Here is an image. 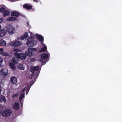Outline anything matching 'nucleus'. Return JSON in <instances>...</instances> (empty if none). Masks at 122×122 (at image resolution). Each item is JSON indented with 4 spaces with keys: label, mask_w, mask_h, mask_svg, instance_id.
<instances>
[{
    "label": "nucleus",
    "mask_w": 122,
    "mask_h": 122,
    "mask_svg": "<svg viewBox=\"0 0 122 122\" xmlns=\"http://www.w3.org/2000/svg\"><path fill=\"white\" fill-rule=\"evenodd\" d=\"M39 68V67L38 66L31 68L30 71L32 73V74L31 76V78H32L33 76L34 78H37V77L39 73L38 71Z\"/></svg>",
    "instance_id": "nucleus-1"
},
{
    "label": "nucleus",
    "mask_w": 122,
    "mask_h": 122,
    "mask_svg": "<svg viewBox=\"0 0 122 122\" xmlns=\"http://www.w3.org/2000/svg\"><path fill=\"white\" fill-rule=\"evenodd\" d=\"M37 43L36 41L34 40L31 38H29L27 40L26 44L28 46L33 47Z\"/></svg>",
    "instance_id": "nucleus-2"
},
{
    "label": "nucleus",
    "mask_w": 122,
    "mask_h": 122,
    "mask_svg": "<svg viewBox=\"0 0 122 122\" xmlns=\"http://www.w3.org/2000/svg\"><path fill=\"white\" fill-rule=\"evenodd\" d=\"M36 49L35 48H29L28 50L25 51V53L27 56L31 57L32 56V53L36 52Z\"/></svg>",
    "instance_id": "nucleus-3"
},
{
    "label": "nucleus",
    "mask_w": 122,
    "mask_h": 122,
    "mask_svg": "<svg viewBox=\"0 0 122 122\" xmlns=\"http://www.w3.org/2000/svg\"><path fill=\"white\" fill-rule=\"evenodd\" d=\"M12 111L9 109H6L4 110L2 113V115L4 117L10 116L11 114Z\"/></svg>",
    "instance_id": "nucleus-4"
},
{
    "label": "nucleus",
    "mask_w": 122,
    "mask_h": 122,
    "mask_svg": "<svg viewBox=\"0 0 122 122\" xmlns=\"http://www.w3.org/2000/svg\"><path fill=\"white\" fill-rule=\"evenodd\" d=\"M14 55L17 58L20 59H25L26 57V55L24 54H19L17 52H15L14 53Z\"/></svg>",
    "instance_id": "nucleus-5"
},
{
    "label": "nucleus",
    "mask_w": 122,
    "mask_h": 122,
    "mask_svg": "<svg viewBox=\"0 0 122 122\" xmlns=\"http://www.w3.org/2000/svg\"><path fill=\"white\" fill-rule=\"evenodd\" d=\"M8 70L7 69L5 68L2 69L0 70V75L4 78L8 75Z\"/></svg>",
    "instance_id": "nucleus-6"
},
{
    "label": "nucleus",
    "mask_w": 122,
    "mask_h": 122,
    "mask_svg": "<svg viewBox=\"0 0 122 122\" xmlns=\"http://www.w3.org/2000/svg\"><path fill=\"white\" fill-rule=\"evenodd\" d=\"M15 29L12 26L10 25L7 27V31L8 34L10 35L12 34L14 32Z\"/></svg>",
    "instance_id": "nucleus-7"
},
{
    "label": "nucleus",
    "mask_w": 122,
    "mask_h": 122,
    "mask_svg": "<svg viewBox=\"0 0 122 122\" xmlns=\"http://www.w3.org/2000/svg\"><path fill=\"white\" fill-rule=\"evenodd\" d=\"M12 44L14 46L17 47L20 46L22 44V43L21 41L15 40L13 41Z\"/></svg>",
    "instance_id": "nucleus-8"
},
{
    "label": "nucleus",
    "mask_w": 122,
    "mask_h": 122,
    "mask_svg": "<svg viewBox=\"0 0 122 122\" xmlns=\"http://www.w3.org/2000/svg\"><path fill=\"white\" fill-rule=\"evenodd\" d=\"M11 15L12 16H15L18 17L21 15L22 16H23V15H20V14L18 12L16 11H13L11 12Z\"/></svg>",
    "instance_id": "nucleus-9"
},
{
    "label": "nucleus",
    "mask_w": 122,
    "mask_h": 122,
    "mask_svg": "<svg viewBox=\"0 0 122 122\" xmlns=\"http://www.w3.org/2000/svg\"><path fill=\"white\" fill-rule=\"evenodd\" d=\"M17 79L15 76H12L10 78V81L12 84H15L17 83Z\"/></svg>",
    "instance_id": "nucleus-10"
},
{
    "label": "nucleus",
    "mask_w": 122,
    "mask_h": 122,
    "mask_svg": "<svg viewBox=\"0 0 122 122\" xmlns=\"http://www.w3.org/2000/svg\"><path fill=\"white\" fill-rule=\"evenodd\" d=\"M7 33V31L5 29H3L0 30V37H2L5 36Z\"/></svg>",
    "instance_id": "nucleus-11"
},
{
    "label": "nucleus",
    "mask_w": 122,
    "mask_h": 122,
    "mask_svg": "<svg viewBox=\"0 0 122 122\" xmlns=\"http://www.w3.org/2000/svg\"><path fill=\"white\" fill-rule=\"evenodd\" d=\"M36 36L37 38V39L41 42H43L44 40L43 37L40 34H37L36 35Z\"/></svg>",
    "instance_id": "nucleus-12"
},
{
    "label": "nucleus",
    "mask_w": 122,
    "mask_h": 122,
    "mask_svg": "<svg viewBox=\"0 0 122 122\" xmlns=\"http://www.w3.org/2000/svg\"><path fill=\"white\" fill-rule=\"evenodd\" d=\"M23 7L27 10H30L32 8V6L31 5L25 4L23 5Z\"/></svg>",
    "instance_id": "nucleus-13"
},
{
    "label": "nucleus",
    "mask_w": 122,
    "mask_h": 122,
    "mask_svg": "<svg viewBox=\"0 0 122 122\" xmlns=\"http://www.w3.org/2000/svg\"><path fill=\"white\" fill-rule=\"evenodd\" d=\"M20 108V104L17 102H15L14 104L13 108L14 109L17 110Z\"/></svg>",
    "instance_id": "nucleus-14"
},
{
    "label": "nucleus",
    "mask_w": 122,
    "mask_h": 122,
    "mask_svg": "<svg viewBox=\"0 0 122 122\" xmlns=\"http://www.w3.org/2000/svg\"><path fill=\"white\" fill-rule=\"evenodd\" d=\"M41 58L43 60H45L47 58L49 57L48 54L46 53H42L41 55Z\"/></svg>",
    "instance_id": "nucleus-15"
},
{
    "label": "nucleus",
    "mask_w": 122,
    "mask_h": 122,
    "mask_svg": "<svg viewBox=\"0 0 122 122\" xmlns=\"http://www.w3.org/2000/svg\"><path fill=\"white\" fill-rule=\"evenodd\" d=\"M29 36L28 33L27 32L25 33L24 34L20 37V39L21 40H23L26 39Z\"/></svg>",
    "instance_id": "nucleus-16"
},
{
    "label": "nucleus",
    "mask_w": 122,
    "mask_h": 122,
    "mask_svg": "<svg viewBox=\"0 0 122 122\" xmlns=\"http://www.w3.org/2000/svg\"><path fill=\"white\" fill-rule=\"evenodd\" d=\"M10 12L8 10H6L3 13V15L5 17L9 15L10 14Z\"/></svg>",
    "instance_id": "nucleus-17"
},
{
    "label": "nucleus",
    "mask_w": 122,
    "mask_h": 122,
    "mask_svg": "<svg viewBox=\"0 0 122 122\" xmlns=\"http://www.w3.org/2000/svg\"><path fill=\"white\" fill-rule=\"evenodd\" d=\"M9 65L10 67L13 70H15L16 68V67L15 66V64L12 62L9 63Z\"/></svg>",
    "instance_id": "nucleus-18"
},
{
    "label": "nucleus",
    "mask_w": 122,
    "mask_h": 122,
    "mask_svg": "<svg viewBox=\"0 0 122 122\" xmlns=\"http://www.w3.org/2000/svg\"><path fill=\"white\" fill-rule=\"evenodd\" d=\"M16 19V18L15 17H10L8 18L7 19V20L9 21H12L15 20Z\"/></svg>",
    "instance_id": "nucleus-19"
},
{
    "label": "nucleus",
    "mask_w": 122,
    "mask_h": 122,
    "mask_svg": "<svg viewBox=\"0 0 122 122\" xmlns=\"http://www.w3.org/2000/svg\"><path fill=\"white\" fill-rule=\"evenodd\" d=\"M6 42L3 40H0V46H4L6 45Z\"/></svg>",
    "instance_id": "nucleus-20"
},
{
    "label": "nucleus",
    "mask_w": 122,
    "mask_h": 122,
    "mask_svg": "<svg viewBox=\"0 0 122 122\" xmlns=\"http://www.w3.org/2000/svg\"><path fill=\"white\" fill-rule=\"evenodd\" d=\"M17 67L19 69L21 70H24L25 69V67H24L23 64H19Z\"/></svg>",
    "instance_id": "nucleus-21"
},
{
    "label": "nucleus",
    "mask_w": 122,
    "mask_h": 122,
    "mask_svg": "<svg viewBox=\"0 0 122 122\" xmlns=\"http://www.w3.org/2000/svg\"><path fill=\"white\" fill-rule=\"evenodd\" d=\"M0 54L1 55L4 56H7L9 55L8 53L5 52H0Z\"/></svg>",
    "instance_id": "nucleus-22"
},
{
    "label": "nucleus",
    "mask_w": 122,
    "mask_h": 122,
    "mask_svg": "<svg viewBox=\"0 0 122 122\" xmlns=\"http://www.w3.org/2000/svg\"><path fill=\"white\" fill-rule=\"evenodd\" d=\"M3 101L5 102L6 101V100L5 96H1L0 98V102H2Z\"/></svg>",
    "instance_id": "nucleus-23"
},
{
    "label": "nucleus",
    "mask_w": 122,
    "mask_h": 122,
    "mask_svg": "<svg viewBox=\"0 0 122 122\" xmlns=\"http://www.w3.org/2000/svg\"><path fill=\"white\" fill-rule=\"evenodd\" d=\"M47 49V47L46 46H45L42 48L40 50V52H43L45 51Z\"/></svg>",
    "instance_id": "nucleus-24"
},
{
    "label": "nucleus",
    "mask_w": 122,
    "mask_h": 122,
    "mask_svg": "<svg viewBox=\"0 0 122 122\" xmlns=\"http://www.w3.org/2000/svg\"><path fill=\"white\" fill-rule=\"evenodd\" d=\"M24 97L25 94L24 93H22L21 94L19 98V100L20 102H21L22 100Z\"/></svg>",
    "instance_id": "nucleus-25"
},
{
    "label": "nucleus",
    "mask_w": 122,
    "mask_h": 122,
    "mask_svg": "<svg viewBox=\"0 0 122 122\" xmlns=\"http://www.w3.org/2000/svg\"><path fill=\"white\" fill-rule=\"evenodd\" d=\"M12 61L14 63L17 64L18 63V61L17 59L15 58H13L12 59Z\"/></svg>",
    "instance_id": "nucleus-26"
},
{
    "label": "nucleus",
    "mask_w": 122,
    "mask_h": 122,
    "mask_svg": "<svg viewBox=\"0 0 122 122\" xmlns=\"http://www.w3.org/2000/svg\"><path fill=\"white\" fill-rule=\"evenodd\" d=\"M3 107L0 105V114H2L3 112Z\"/></svg>",
    "instance_id": "nucleus-27"
},
{
    "label": "nucleus",
    "mask_w": 122,
    "mask_h": 122,
    "mask_svg": "<svg viewBox=\"0 0 122 122\" xmlns=\"http://www.w3.org/2000/svg\"><path fill=\"white\" fill-rule=\"evenodd\" d=\"M6 10L5 8L4 7H1L0 8V12L3 13Z\"/></svg>",
    "instance_id": "nucleus-28"
},
{
    "label": "nucleus",
    "mask_w": 122,
    "mask_h": 122,
    "mask_svg": "<svg viewBox=\"0 0 122 122\" xmlns=\"http://www.w3.org/2000/svg\"><path fill=\"white\" fill-rule=\"evenodd\" d=\"M18 95V93H16V94L12 95V97L13 98H16L17 97Z\"/></svg>",
    "instance_id": "nucleus-29"
},
{
    "label": "nucleus",
    "mask_w": 122,
    "mask_h": 122,
    "mask_svg": "<svg viewBox=\"0 0 122 122\" xmlns=\"http://www.w3.org/2000/svg\"><path fill=\"white\" fill-rule=\"evenodd\" d=\"M29 84H30V86L28 85L27 86V89H29V90L30 89V88L31 87V86H32L33 85V84H31V83H30Z\"/></svg>",
    "instance_id": "nucleus-30"
},
{
    "label": "nucleus",
    "mask_w": 122,
    "mask_h": 122,
    "mask_svg": "<svg viewBox=\"0 0 122 122\" xmlns=\"http://www.w3.org/2000/svg\"><path fill=\"white\" fill-rule=\"evenodd\" d=\"M15 50L17 52H20L21 51V50L19 49H17Z\"/></svg>",
    "instance_id": "nucleus-31"
},
{
    "label": "nucleus",
    "mask_w": 122,
    "mask_h": 122,
    "mask_svg": "<svg viewBox=\"0 0 122 122\" xmlns=\"http://www.w3.org/2000/svg\"><path fill=\"white\" fill-rule=\"evenodd\" d=\"M3 62V59L1 57H0V62Z\"/></svg>",
    "instance_id": "nucleus-32"
},
{
    "label": "nucleus",
    "mask_w": 122,
    "mask_h": 122,
    "mask_svg": "<svg viewBox=\"0 0 122 122\" xmlns=\"http://www.w3.org/2000/svg\"><path fill=\"white\" fill-rule=\"evenodd\" d=\"M3 49L2 48H1L0 49V52H3Z\"/></svg>",
    "instance_id": "nucleus-33"
},
{
    "label": "nucleus",
    "mask_w": 122,
    "mask_h": 122,
    "mask_svg": "<svg viewBox=\"0 0 122 122\" xmlns=\"http://www.w3.org/2000/svg\"><path fill=\"white\" fill-rule=\"evenodd\" d=\"M33 1L36 2H38V1H39L40 0H33Z\"/></svg>",
    "instance_id": "nucleus-34"
},
{
    "label": "nucleus",
    "mask_w": 122,
    "mask_h": 122,
    "mask_svg": "<svg viewBox=\"0 0 122 122\" xmlns=\"http://www.w3.org/2000/svg\"><path fill=\"white\" fill-rule=\"evenodd\" d=\"M2 89H1V87L0 86V94L1 93V92L2 91Z\"/></svg>",
    "instance_id": "nucleus-35"
},
{
    "label": "nucleus",
    "mask_w": 122,
    "mask_h": 122,
    "mask_svg": "<svg viewBox=\"0 0 122 122\" xmlns=\"http://www.w3.org/2000/svg\"><path fill=\"white\" fill-rule=\"evenodd\" d=\"M25 88H24L23 89V90H22V92H23L25 90Z\"/></svg>",
    "instance_id": "nucleus-36"
},
{
    "label": "nucleus",
    "mask_w": 122,
    "mask_h": 122,
    "mask_svg": "<svg viewBox=\"0 0 122 122\" xmlns=\"http://www.w3.org/2000/svg\"><path fill=\"white\" fill-rule=\"evenodd\" d=\"M2 62H0V67H1L2 66V65L1 64V63Z\"/></svg>",
    "instance_id": "nucleus-37"
},
{
    "label": "nucleus",
    "mask_w": 122,
    "mask_h": 122,
    "mask_svg": "<svg viewBox=\"0 0 122 122\" xmlns=\"http://www.w3.org/2000/svg\"><path fill=\"white\" fill-rule=\"evenodd\" d=\"M28 92L27 90V91L26 92V94H27L28 93Z\"/></svg>",
    "instance_id": "nucleus-38"
},
{
    "label": "nucleus",
    "mask_w": 122,
    "mask_h": 122,
    "mask_svg": "<svg viewBox=\"0 0 122 122\" xmlns=\"http://www.w3.org/2000/svg\"><path fill=\"white\" fill-rule=\"evenodd\" d=\"M1 26L0 25V29L1 28Z\"/></svg>",
    "instance_id": "nucleus-39"
},
{
    "label": "nucleus",
    "mask_w": 122,
    "mask_h": 122,
    "mask_svg": "<svg viewBox=\"0 0 122 122\" xmlns=\"http://www.w3.org/2000/svg\"><path fill=\"white\" fill-rule=\"evenodd\" d=\"M27 23L28 25H29V22L28 21L27 22Z\"/></svg>",
    "instance_id": "nucleus-40"
},
{
    "label": "nucleus",
    "mask_w": 122,
    "mask_h": 122,
    "mask_svg": "<svg viewBox=\"0 0 122 122\" xmlns=\"http://www.w3.org/2000/svg\"><path fill=\"white\" fill-rule=\"evenodd\" d=\"M0 122H1L0 121Z\"/></svg>",
    "instance_id": "nucleus-41"
}]
</instances>
